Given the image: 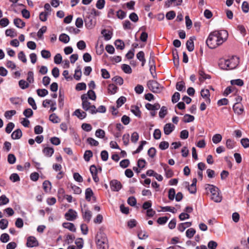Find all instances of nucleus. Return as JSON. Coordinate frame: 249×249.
Here are the masks:
<instances>
[{
  "mask_svg": "<svg viewBox=\"0 0 249 249\" xmlns=\"http://www.w3.org/2000/svg\"><path fill=\"white\" fill-rule=\"evenodd\" d=\"M63 226L71 231L75 232L76 231V228L73 223L65 222L63 224Z\"/></svg>",
  "mask_w": 249,
  "mask_h": 249,
  "instance_id": "27",
  "label": "nucleus"
},
{
  "mask_svg": "<svg viewBox=\"0 0 249 249\" xmlns=\"http://www.w3.org/2000/svg\"><path fill=\"white\" fill-rule=\"evenodd\" d=\"M160 105L158 103H156L154 105H152L150 103H147L145 105V107L149 110H157L160 108Z\"/></svg>",
  "mask_w": 249,
  "mask_h": 249,
  "instance_id": "21",
  "label": "nucleus"
},
{
  "mask_svg": "<svg viewBox=\"0 0 249 249\" xmlns=\"http://www.w3.org/2000/svg\"><path fill=\"white\" fill-rule=\"evenodd\" d=\"M219 66L222 70H228L230 69V66L228 62V59H221L219 62Z\"/></svg>",
  "mask_w": 249,
  "mask_h": 249,
  "instance_id": "14",
  "label": "nucleus"
},
{
  "mask_svg": "<svg viewBox=\"0 0 249 249\" xmlns=\"http://www.w3.org/2000/svg\"><path fill=\"white\" fill-rule=\"evenodd\" d=\"M228 37V33L225 30L214 31L210 34L206 44L210 48L214 49L223 43Z\"/></svg>",
  "mask_w": 249,
  "mask_h": 249,
  "instance_id": "1",
  "label": "nucleus"
},
{
  "mask_svg": "<svg viewBox=\"0 0 249 249\" xmlns=\"http://www.w3.org/2000/svg\"><path fill=\"white\" fill-rule=\"evenodd\" d=\"M176 89L180 91H185V84L183 81L178 82L176 84Z\"/></svg>",
  "mask_w": 249,
  "mask_h": 249,
  "instance_id": "35",
  "label": "nucleus"
},
{
  "mask_svg": "<svg viewBox=\"0 0 249 249\" xmlns=\"http://www.w3.org/2000/svg\"><path fill=\"white\" fill-rule=\"evenodd\" d=\"M149 235L145 231L140 230L138 231V237L140 240H144L148 237Z\"/></svg>",
  "mask_w": 249,
  "mask_h": 249,
  "instance_id": "25",
  "label": "nucleus"
},
{
  "mask_svg": "<svg viewBox=\"0 0 249 249\" xmlns=\"http://www.w3.org/2000/svg\"><path fill=\"white\" fill-rule=\"evenodd\" d=\"M41 56L45 59H48L51 56L50 51L46 50H43L41 52Z\"/></svg>",
  "mask_w": 249,
  "mask_h": 249,
  "instance_id": "45",
  "label": "nucleus"
},
{
  "mask_svg": "<svg viewBox=\"0 0 249 249\" xmlns=\"http://www.w3.org/2000/svg\"><path fill=\"white\" fill-rule=\"evenodd\" d=\"M131 111L136 116L141 117V112L137 106H135L133 108H132Z\"/></svg>",
  "mask_w": 249,
  "mask_h": 249,
  "instance_id": "54",
  "label": "nucleus"
},
{
  "mask_svg": "<svg viewBox=\"0 0 249 249\" xmlns=\"http://www.w3.org/2000/svg\"><path fill=\"white\" fill-rule=\"evenodd\" d=\"M26 246L29 248H33L38 246V242L34 236H30L27 238Z\"/></svg>",
  "mask_w": 249,
  "mask_h": 249,
  "instance_id": "7",
  "label": "nucleus"
},
{
  "mask_svg": "<svg viewBox=\"0 0 249 249\" xmlns=\"http://www.w3.org/2000/svg\"><path fill=\"white\" fill-rule=\"evenodd\" d=\"M230 69L232 70L235 68L239 64V59L236 56H232L231 58L228 59Z\"/></svg>",
  "mask_w": 249,
  "mask_h": 249,
  "instance_id": "9",
  "label": "nucleus"
},
{
  "mask_svg": "<svg viewBox=\"0 0 249 249\" xmlns=\"http://www.w3.org/2000/svg\"><path fill=\"white\" fill-rule=\"evenodd\" d=\"M42 152L45 156L51 157L54 153V150L53 148L46 147L43 149Z\"/></svg>",
  "mask_w": 249,
  "mask_h": 249,
  "instance_id": "20",
  "label": "nucleus"
},
{
  "mask_svg": "<svg viewBox=\"0 0 249 249\" xmlns=\"http://www.w3.org/2000/svg\"><path fill=\"white\" fill-rule=\"evenodd\" d=\"M93 193L90 188H88L85 191V197L87 200L89 201L91 199V197L93 196Z\"/></svg>",
  "mask_w": 249,
  "mask_h": 249,
  "instance_id": "32",
  "label": "nucleus"
},
{
  "mask_svg": "<svg viewBox=\"0 0 249 249\" xmlns=\"http://www.w3.org/2000/svg\"><path fill=\"white\" fill-rule=\"evenodd\" d=\"M148 88L153 92L158 93L161 91V87L160 84L154 80H150L147 83Z\"/></svg>",
  "mask_w": 249,
  "mask_h": 249,
  "instance_id": "4",
  "label": "nucleus"
},
{
  "mask_svg": "<svg viewBox=\"0 0 249 249\" xmlns=\"http://www.w3.org/2000/svg\"><path fill=\"white\" fill-rule=\"evenodd\" d=\"M92 152L90 150H87L85 152L84 158L86 161H89L91 157H92Z\"/></svg>",
  "mask_w": 249,
  "mask_h": 249,
  "instance_id": "50",
  "label": "nucleus"
},
{
  "mask_svg": "<svg viewBox=\"0 0 249 249\" xmlns=\"http://www.w3.org/2000/svg\"><path fill=\"white\" fill-rule=\"evenodd\" d=\"M84 22L85 26L88 29H92L93 28L95 24V20L92 15V12L91 13L90 15L86 16L84 18Z\"/></svg>",
  "mask_w": 249,
  "mask_h": 249,
  "instance_id": "5",
  "label": "nucleus"
},
{
  "mask_svg": "<svg viewBox=\"0 0 249 249\" xmlns=\"http://www.w3.org/2000/svg\"><path fill=\"white\" fill-rule=\"evenodd\" d=\"M16 158L14 154H10L8 155L7 160L10 164H12L15 163L16 162Z\"/></svg>",
  "mask_w": 249,
  "mask_h": 249,
  "instance_id": "62",
  "label": "nucleus"
},
{
  "mask_svg": "<svg viewBox=\"0 0 249 249\" xmlns=\"http://www.w3.org/2000/svg\"><path fill=\"white\" fill-rule=\"evenodd\" d=\"M10 179L13 182H15L20 180V178L19 176L16 173H13L10 176Z\"/></svg>",
  "mask_w": 249,
  "mask_h": 249,
  "instance_id": "60",
  "label": "nucleus"
},
{
  "mask_svg": "<svg viewBox=\"0 0 249 249\" xmlns=\"http://www.w3.org/2000/svg\"><path fill=\"white\" fill-rule=\"evenodd\" d=\"M112 80L119 85H123L124 83L123 79L121 77L118 76L114 77L112 79Z\"/></svg>",
  "mask_w": 249,
  "mask_h": 249,
  "instance_id": "52",
  "label": "nucleus"
},
{
  "mask_svg": "<svg viewBox=\"0 0 249 249\" xmlns=\"http://www.w3.org/2000/svg\"><path fill=\"white\" fill-rule=\"evenodd\" d=\"M14 126L15 124L14 123L12 122L9 123L5 128L6 132L8 134L10 133L13 129Z\"/></svg>",
  "mask_w": 249,
  "mask_h": 249,
  "instance_id": "58",
  "label": "nucleus"
},
{
  "mask_svg": "<svg viewBox=\"0 0 249 249\" xmlns=\"http://www.w3.org/2000/svg\"><path fill=\"white\" fill-rule=\"evenodd\" d=\"M101 34L103 35L106 40H109L111 38L112 33L109 31L104 29L102 31Z\"/></svg>",
  "mask_w": 249,
  "mask_h": 249,
  "instance_id": "28",
  "label": "nucleus"
},
{
  "mask_svg": "<svg viewBox=\"0 0 249 249\" xmlns=\"http://www.w3.org/2000/svg\"><path fill=\"white\" fill-rule=\"evenodd\" d=\"M81 100L82 101V108L85 110V111H88V108H89L91 105L90 104V103L89 102L88 100L87 95L86 94H83L81 97Z\"/></svg>",
  "mask_w": 249,
  "mask_h": 249,
  "instance_id": "8",
  "label": "nucleus"
},
{
  "mask_svg": "<svg viewBox=\"0 0 249 249\" xmlns=\"http://www.w3.org/2000/svg\"><path fill=\"white\" fill-rule=\"evenodd\" d=\"M217 247V243L214 241H210L208 244V247L209 249H216Z\"/></svg>",
  "mask_w": 249,
  "mask_h": 249,
  "instance_id": "64",
  "label": "nucleus"
},
{
  "mask_svg": "<svg viewBox=\"0 0 249 249\" xmlns=\"http://www.w3.org/2000/svg\"><path fill=\"white\" fill-rule=\"evenodd\" d=\"M222 136L219 134H216L213 136L212 141L214 143L217 144L222 140Z\"/></svg>",
  "mask_w": 249,
  "mask_h": 249,
  "instance_id": "37",
  "label": "nucleus"
},
{
  "mask_svg": "<svg viewBox=\"0 0 249 249\" xmlns=\"http://www.w3.org/2000/svg\"><path fill=\"white\" fill-rule=\"evenodd\" d=\"M139 135L136 132H133L131 137V141L132 142L136 143L139 140Z\"/></svg>",
  "mask_w": 249,
  "mask_h": 249,
  "instance_id": "61",
  "label": "nucleus"
},
{
  "mask_svg": "<svg viewBox=\"0 0 249 249\" xmlns=\"http://www.w3.org/2000/svg\"><path fill=\"white\" fill-rule=\"evenodd\" d=\"M82 75V72L81 71V69H80L79 67H78L75 70V73L74 74V78L76 80H79L81 78Z\"/></svg>",
  "mask_w": 249,
  "mask_h": 249,
  "instance_id": "42",
  "label": "nucleus"
},
{
  "mask_svg": "<svg viewBox=\"0 0 249 249\" xmlns=\"http://www.w3.org/2000/svg\"><path fill=\"white\" fill-rule=\"evenodd\" d=\"M8 225V221L6 219H2L0 220V228L2 230L5 229Z\"/></svg>",
  "mask_w": 249,
  "mask_h": 249,
  "instance_id": "48",
  "label": "nucleus"
},
{
  "mask_svg": "<svg viewBox=\"0 0 249 249\" xmlns=\"http://www.w3.org/2000/svg\"><path fill=\"white\" fill-rule=\"evenodd\" d=\"M37 95L40 97H44L48 94V91L47 89H38L36 90Z\"/></svg>",
  "mask_w": 249,
  "mask_h": 249,
  "instance_id": "44",
  "label": "nucleus"
},
{
  "mask_svg": "<svg viewBox=\"0 0 249 249\" xmlns=\"http://www.w3.org/2000/svg\"><path fill=\"white\" fill-rule=\"evenodd\" d=\"M126 98L124 96L120 97L116 101L117 107H121L126 101Z\"/></svg>",
  "mask_w": 249,
  "mask_h": 249,
  "instance_id": "46",
  "label": "nucleus"
},
{
  "mask_svg": "<svg viewBox=\"0 0 249 249\" xmlns=\"http://www.w3.org/2000/svg\"><path fill=\"white\" fill-rule=\"evenodd\" d=\"M195 233L196 231L194 229L190 228L186 231V235L188 238L191 239L194 236Z\"/></svg>",
  "mask_w": 249,
  "mask_h": 249,
  "instance_id": "39",
  "label": "nucleus"
},
{
  "mask_svg": "<svg viewBox=\"0 0 249 249\" xmlns=\"http://www.w3.org/2000/svg\"><path fill=\"white\" fill-rule=\"evenodd\" d=\"M86 94L87 95L88 99L89 98L93 101H95L96 99V96L95 93L92 89L89 90L88 91L87 94Z\"/></svg>",
  "mask_w": 249,
  "mask_h": 249,
  "instance_id": "38",
  "label": "nucleus"
},
{
  "mask_svg": "<svg viewBox=\"0 0 249 249\" xmlns=\"http://www.w3.org/2000/svg\"><path fill=\"white\" fill-rule=\"evenodd\" d=\"M205 189L211 193V199L215 202H220L222 197L219 195V190L216 186L211 184L205 185Z\"/></svg>",
  "mask_w": 249,
  "mask_h": 249,
  "instance_id": "2",
  "label": "nucleus"
},
{
  "mask_svg": "<svg viewBox=\"0 0 249 249\" xmlns=\"http://www.w3.org/2000/svg\"><path fill=\"white\" fill-rule=\"evenodd\" d=\"M82 215L84 220L87 222H89L92 217V213L89 210H86L85 212L82 211Z\"/></svg>",
  "mask_w": 249,
  "mask_h": 249,
  "instance_id": "15",
  "label": "nucleus"
},
{
  "mask_svg": "<svg viewBox=\"0 0 249 249\" xmlns=\"http://www.w3.org/2000/svg\"><path fill=\"white\" fill-rule=\"evenodd\" d=\"M77 216L76 212L72 209H69L65 214V218L69 221H73L77 218Z\"/></svg>",
  "mask_w": 249,
  "mask_h": 249,
  "instance_id": "6",
  "label": "nucleus"
},
{
  "mask_svg": "<svg viewBox=\"0 0 249 249\" xmlns=\"http://www.w3.org/2000/svg\"><path fill=\"white\" fill-rule=\"evenodd\" d=\"M49 120L53 123H58L60 122V119L55 113L51 114L49 116Z\"/></svg>",
  "mask_w": 249,
  "mask_h": 249,
  "instance_id": "29",
  "label": "nucleus"
},
{
  "mask_svg": "<svg viewBox=\"0 0 249 249\" xmlns=\"http://www.w3.org/2000/svg\"><path fill=\"white\" fill-rule=\"evenodd\" d=\"M43 187L45 192H49L51 188V183L48 180H45L43 183Z\"/></svg>",
  "mask_w": 249,
  "mask_h": 249,
  "instance_id": "33",
  "label": "nucleus"
},
{
  "mask_svg": "<svg viewBox=\"0 0 249 249\" xmlns=\"http://www.w3.org/2000/svg\"><path fill=\"white\" fill-rule=\"evenodd\" d=\"M71 188L72 189L74 193L76 194H81L82 190L80 187L78 186H77L75 185H73L72 184H70Z\"/></svg>",
  "mask_w": 249,
  "mask_h": 249,
  "instance_id": "55",
  "label": "nucleus"
},
{
  "mask_svg": "<svg viewBox=\"0 0 249 249\" xmlns=\"http://www.w3.org/2000/svg\"><path fill=\"white\" fill-rule=\"evenodd\" d=\"M160 164L163 167L165 171L166 177L168 178L172 177L173 175V172L170 169L169 167L165 163H161Z\"/></svg>",
  "mask_w": 249,
  "mask_h": 249,
  "instance_id": "17",
  "label": "nucleus"
},
{
  "mask_svg": "<svg viewBox=\"0 0 249 249\" xmlns=\"http://www.w3.org/2000/svg\"><path fill=\"white\" fill-rule=\"evenodd\" d=\"M59 39L60 41L64 43H67L70 41V37L67 35L62 34L60 35Z\"/></svg>",
  "mask_w": 249,
  "mask_h": 249,
  "instance_id": "34",
  "label": "nucleus"
},
{
  "mask_svg": "<svg viewBox=\"0 0 249 249\" xmlns=\"http://www.w3.org/2000/svg\"><path fill=\"white\" fill-rule=\"evenodd\" d=\"M110 185L111 189L113 191H119L122 188V184L120 181L114 179L110 181Z\"/></svg>",
  "mask_w": 249,
  "mask_h": 249,
  "instance_id": "10",
  "label": "nucleus"
},
{
  "mask_svg": "<svg viewBox=\"0 0 249 249\" xmlns=\"http://www.w3.org/2000/svg\"><path fill=\"white\" fill-rule=\"evenodd\" d=\"M201 96L205 99L207 104H210L211 100L210 99V91L207 89H202L201 90Z\"/></svg>",
  "mask_w": 249,
  "mask_h": 249,
  "instance_id": "11",
  "label": "nucleus"
},
{
  "mask_svg": "<svg viewBox=\"0 0 249 249\" xmlns=\"http://www.w3.org/2000/svg\"><path fill=\"white\" fill-rule=\"evenodd\" d=\"M242 145L245 148L249 147V139L248 138H243L241 140Z\"/></svg>",
  "mask_w": 249,
  "mask_h": 249,
  "instance_id": "63",
  "label": "nucleus"
},
{
  "mask_svg": "<svg viewBox=\"0 0 249 249\" xmlns=\"http://www.w3.org/2000/svg\"><path fill=\"white\" fill-rule=\"evenodd\" d=\"M114 44L117 49L123 50L124 48V43L120 39L116 40Z\"/></svg>",
  "mask_w": 249,
  "mask_h": 249,
  "instance_id": "31",
  "label": "nucleus"
},
{
  "mask_svg": "<svg viewBox=\"0 0 249 249\" xmlns=\"http://www.w3.org/2000/svg\"><path fill=\"white\" fill-rule=\"evenodd\" d=\"M96 244L98 249H107V239L105 234L101 233V236L97 239Z\"/></svg>",
  "mask_w": 249,
  "mask_h": 249,
  "instance_id": "3",
  "label": "nucleus"
},
{
  "mask_svg": "<svg viewBox=\"0 0 249 249\" xmlns=\"http://www.w3.org/2000/svg\"><path fill=\"white\" fill-rule=\"evenodd\" d=\"M176 196L175 190L174 188H171L168 191V198L171 200H173Z\"/></svg>",
  "mask_w": 249,
  "mask_h": 249,
  "instance_id": "51",
  "label": "nucleus"
},
{
  "mask_svg": "<svg viewBox=\"0 0 249 249\" xmlns=\"http://www.w3.org/2000/svg\"><path fill=\"white\" fill-rule=\"evenodd\" d=\"M192 223L190 222L182 223L178 225V229L180 231L183 232L187 228L190 227Z\"/></svg>",
  "mask_w": 249,
  "mask_h": 249,
  "instance_id": "23",
  "label": "nucleus"
},
{
  "mask_svg": "<svg viewBox=\"0 0 249 249\" xmlns=\"http://www.w3.org/2000/svg\"><path fill=\"white\" fill-rule=\"evenodd\" d=\"M19 86L21 89H25L29 87V84L24 80H20L18 82Z\"/></svg>",
  "mask_w": 249,
  "mask_h": 249,
  "instance_id": "47",
  "label": "nucleus"
},
{
  "mask_svg": "<svg viewBox=\"0 0 249 249\" xmlns=\"http://www.w3.org/2000/svg\"><path fill=\"white\" fill-rule=\"evenodd\" d=\"M194 119V116L187 114L184 116L183 121L185 123H190L193 122Z\"/></svg>",
  "mask_w": 249,
  "mask_h": 249,
  "instance_id": "36",
  "label": "nucleus"
},
{
  "mask_svg": "<svg viewBox=\"0 0 249 249\" xmlns=\"http://www.w3.org/2000/svg\"><path fill=\"white\" fill-rule=\"evenodd\" d=\"M9 202V199L5 195H2L0 196V206L6 205Z\"/></svg>",
  "mask_w": 249,
  "mask_h": 249,
  "instance_id": "40",
  "label": "nucleus"
},
{
  "mask_svg": "<svg viewBox=\"0 0 249 249\" xmlns=\"http://www.w3.org/2000/svg\"><path fill=\"white\" fill-rule=\"evenodd\" d=\"M167 113V109L166 107L163 106L161 107L159 112V116L161 118H163Z\"/></svg>",
  "mask_w": 249,
  "mask_h": 249,
  "instance_id": "43",
  "label": "nucleus"
},
{
  "mask_svg": "<svg viewBox=\"0 0 249 249\" xmlns=\"http://www.w3.org/2000/svg\"><path fill=\"white\" fill-rule=\"evenodd\" d=\"M231 85H235L238 86H242L244 84V82L242 79H238L236 80H232L231 81Z\"/></svg>",
  "mask_w": 249,
  "mask_h": 249,
  "instance_id": "56",
  "label": "nucleus"
},
{
  "mask_svg": "<svg viewBox=\"0 0 249 249\" xmlns=\"http://www.w3.org/2000/svg\"><path fill=\"white\" fill-rule=\"evenodd\" d=\"M14 23L16 26L19 28H22L25 25V23L23 22L21 19L18 18L14 19Z\"/></svg>",
  "mask_w": 249,
  "mask_h": 249,
  "instance_id": "26",
  "label": "nucleus"
},
{
  "mask_svg": "<svg viewBox=\"0 0 249 249\" xmlns=\"http://www.w3.org/2000/svg\"><path fill=\"white\" fill-rule=\"evenodd\" d=\"M9 236L7 233H3L1 235L0 240L2 243H6L9 240Z\"/></svg>",
  "mask_w": 249,
  "mask_h": 249,
  "instance_id": "57",
  "label": "nucleus"
},
{
  "mask_svg": "<svg viewBox=\"0 0 249 249\" xmlns=\"http://www.w3.org/2000/svg\"><path fill=\"white\" fill-rule=\"evenodd\" d=\"M107 89L109 93L114 94L117 92L118 87L113 84H109L108 86Z\"/></svg>",
  "mask_w": 249,
  "mask_h": 249,
  "instance_id": "30",
  "label": "nucleus"
},
{
  "mask_svg": "<svg viewBox=\"0 0 249 249\" xmlns=\"http://www.w3.org/2000/svg\"><path fill=\"white\" fill-rule=\"evenodd\" d=\"M233 109L234 112L238 115L241 114L243 111L244 108L243 105L240 103H235L233 106Z\"/></svg>",
  "mask_w": 249,
  "mask_h": 249,
  "instance_id": "13",
  "label": "nucleus"
},
{
  "mask_svg": "<svg viewBox=\"0 0 249 249\" xmlns=\"http://www.w3.org/2000/svg\"><path fill=\"white\" fill-rule=\"evenodd\" d=\"M175 126L171 123L166 124L163 128L164 133L165 135H169L174 129Z\"/></svg>",
  "mask_w": 249,
  "mask_h": 249,
  "instance_id": "12",
  "label": "nucleus"
},
{
  "mask_svg": "<svg viewBox=\"0 0 249 249\" xmlns=\"http://www.w3.org/2000/svg\"><path fill=\"white\" fill-rule=\"evenodd\" d=\"M22 135L21 130L20 129H18L12 133L11 137L14 140L19 139L21 137Z\"/></svg>",
  "mask_w": 249,
  "mask_h": 249,
  "instance_id": "24",
  "label": "nucleus"
},
{
  "mask_svg": "<svg viewBox=\"0 0 249 249\" xmlns=\"http://www.w3.org/2000/svg\"><path fill=\"white\" fill-rule=\"evenodd\" d=\"M73 114L81 120L85 118L87 116V113L81 110L80 109H76L74 112Z\"/></svg>",
  "mask_w": 249,
  "mask_h": 249,
  "instance_id": "18",
  "label": "nucleus"
},
{
  "mask_svg": "<svg viewBox=\"0 0 249 249\" xmlns=\"http://www.w3.org/2000/svg\"><path fill=\"white\" fill-rule=\"evenodd\" d=\"M176 53L174 51L173 52L174 55V63L176 67H178L179 66V57L178 54L177 50H175Z\"/></svg>",
  "mask_w": 249,
  "mask_h": 249,
  "instance_id": "41",
  "label": "nucleus"
},
{
  "mask_svg": "<svg viewBox=\"0 0 249 249\" xmlns=\"http://www.w3.org/2000/svg\"><path fill=\"white\" fill-rule=\"evenodd\" d=\"M182 0H167L165 2V6L167 7L171 5L178 6L181 5Z\"/></svg>",
  "mask_w": 249,
  "mask_h": 249,
  "instance_id": "16",
  "label": "nucleus"
},
{
  "mask_svg": "<svg viewBox=\"0 0 249 249\" xmlns=\"http://www.w3.org/2000/svg\"><path fill=\"white\" fill-rule=\"evenodd\" d=\"M198 74L199 75V80L201 82H203L206 79H210V75L206 74L204 71L202 70H199L198 71Z\"/></svg>",
  "mask_w": 249,
  "mask_h": 249,
  "instance_id": "22",
  "label": "nucleus"
},
{
  "mask_svg": "<svg viewBox=\"0 0 249 249\" xmlns=\"http://www.w3.org/2000/svg\"><path fill=\"white\" fill-rule=\"evenodd\" d=\"M95 136L98 138H103L105 136V132L101 129H98L95 132Z\"/></svg>",
  "mask_w": 249,
  "mask_h": 249,
  "instance_id": "53",
  "label": "nucleus"
},
{
  "mask_svg": "<svg viewBox=\"0 0 249 249\" xmlns=\"http://www.w3.org/2000/svg\"><path fill=\"white\" fill-rule=\"evenodd\" d=\"M123 71L126 73H131L132 72V69L131 67L127 64H123L122 66Z\"/></svg>",
  "mask_w": 249,
  "mask_h": 249,
  "instance_id": "49",
  "label": "nucleus"
},
{
  "mask_svg": "<svg viewBox=\"0 0 249 249\" xmlns=\"http://www.w3.org/2000/svg\"><path fill=\"white\" fill-rule=\"evenodd\" d=\"M18 58L23 63L27 62V59L23 51H20L18 54Z\"/></svg>",
  "mask_w": 249,
  "mask_h": 249,
  "instance_id": "59",
  "label": "nucleus"
},
{
  "mask_svg": "<svg viewBox=\"0 0 249 249\" xmlns=\"http://www.w3.org/2000/svg\"><path fill=\"white\" fill-rule=\"evenodd\" d=\"M194 37H191L186 42V47L189 52H192L194 49Z\"/></svg>",
  "mask_w": 249,
  "mask_h": 249,
  "instance_id": "19",
  "label": "nucleus"
}]
</instances>
